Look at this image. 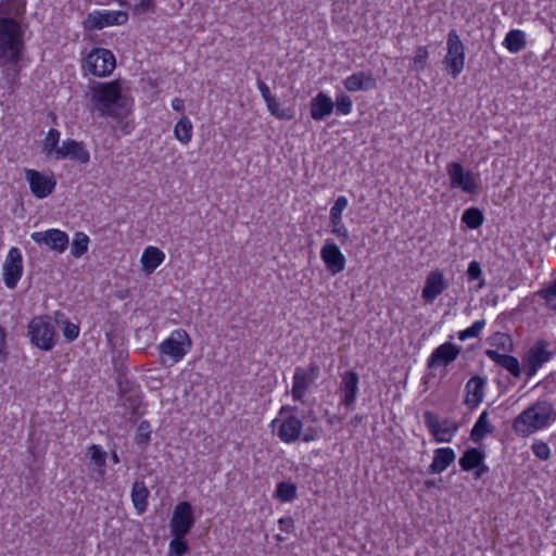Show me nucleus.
<instances>
[{"mask_svg": "<svg viewBox=\"0 0 556 556\" xmlns=\"http://www.w3.org/2000/svg\"><path fill=\"white\" fill-rule=\"evenodd\" d=\"M24 50V30L21 24L14 18L0 17V66L7 67L4 75L10 84L18 78V63Z\"/></svg>", "mask_w": 556, "mask_h": 556, "instance_id": "obj_1", "label": "nucleus"}, {"mask_svg": "<svg viewBox=\"0 0 556 556\" xmlns=\"http://www.w3.org/2000/svg\"><path fill=\"white\" fill-rule=\"evenodd\" d=\"M553 405L538 401L522 410L513 421V430L520 437H529L546 428L553 419Z\"/></svg>", "mask_w": 556, "mask_h": 556, "instance_id": "obj_2", "label": "nucleus"}, {"mask_svg": "<svg viewBox=\"0 0 556 556\" xmlns=\"http://www.w3.org/2000/svg\"><path fill=\"white\" fill-rule=\"evenodd\" d=\"M92 101L101 116L121 115V110L126 108V98L122 94V88L117 80L99 84L92 91Z\"/></svg>", "mask_w": 556, "mask_h": 556, "instance_id": "obj_3", "label": "nucleus"}, {"mask_svg": "<svg viewBox=\"0 0 556 556\" xmlns=\"http://www.w3.org/2000/svg\"><path fill=\"white\" fill-rule=\"evenodd\" d=\"M28 337L36 348L51 351L58 341V333L49 316H36L28 324Z\"/></svg>", "mask_w": 556, "mask_h": 556, "instance_id": "obj_4", "label": "nucleus"}, {"mask_svg": "<svg viewBox=\"0 0 556 556\" xmlns=\"http://www.w3.org/2000/svg\"><path fill=\"white\" fill-rule=\"evenodd\" d=\"M424 422L438 443H450L458 431V424L450 418L441 419L433 412L424 413Z\"/></svg>", "mask_w": 556, "mask_h": 556, "instance_id": "obj_5", "label": "nucleus"}, {"mask_svg": "<svg viewBox=\"0 0 556 556\" xmlns=\"http://www.w3.org/2000/svg\"><path fill=\"white\" fill-rule=\"evenodd\" d=\"M116 66L114 54L104 48H94L84 60L83 68L93 76L110 75Z\"/></svg>", "mask_w": 556, "mask_h": 556, "instance_id": "obj_6", "label": "nucleus"}, {"mask_svg": "<svg viewBox=\"0 0 556 556\" xmlns=\"http://www.w3.org/2000/svg\"><path fill=\"white\" fill-rule=\"evenodd\" d=\"M191 344L192 343L187 331L184 329H177L159 345V351L163 357L167 356L172 361V364H175L185 357L189 352Z\"/></svg>", "mask_w": 556, "mask_h": 556, "instance_id": "obj_7", "label": "nucleus"}, {"mask_svg": "<svg viewBox=\"0 0 556 556\" xmlns=\"http://www.w3.org/2000/svg\"><path fill=\"white\" fill-rule=\"evenodd\" d=\"M447 52L444 59L448 73L456 78L465 65V46L457 31L451 29L447 34Z\"/></svg>", "mask_w": 556, "mask_h": 556, "instance_id": "obj_8", "label": "nucleus"}, {"mask_svg": "<svg viewBox=\"0 0 556 556\" xmlns=\"http://www.w3.org/2000/svg\"><path fill=\"white\" fill-rule=\"evenodd\" d=\"M318 376L319 366L316 363H311L307 368L296 367L291 390L293 400L303 403L307 390L314 384Z\"/></svg>", "mask_w": 556, "mask_h": 556, "instance_id": "obj_9", "label": "nucleus"}, {"mask_svg": "<svg viewBox=\"0 0 556 556\" xmlns=\"http://www.w3.org/2000/svg\"><path fill=\"white\" fill-rule=\"evenodd\" d=\"M549 343L546 340H538L523 356L525 371L527 379L532 378L536 371L547 363L553 353L548 351Z\"/></svg>", "mask_w": 556, "mask_h": 556, "instance_id": "obj_10", "label": "nucleus"}, {"mask_svg": "<svg viewBox=\"0 0 556 556\" xmlns=\"http://www.w3.org/2000/svg\"><path fill=\"white\" fill-rule=\"evenodd\" d=\"M446 170L453 188L460 189L466 193H475L478 190V174L465 170L460 163H450Z\"/></svg>", "mask_w": 556, "mask_h": 556, "instance_id": "obj_11", "label": "nucleus"}, {"mask_svg": "<svg viewBox=\"0 0 556 556\" xmlns=\"http://www.w3.org/2000/svg\"><path fill=\"white\" fill-rule=\"evenodd\" d=\"M128 14L124 11H96L89 13L84 21L86 29H102L113 25H124Z\"/></svg>", "mask_w": 556, "mask_h": 556, "instance_id": "obj_12", "label": "nucleus"}, {"mask_svg": "<svg viewBox=\"0 0 556 556\" xmlns=\"http://www.w3.org/2000/svg\"><path fill=\"white\" fill-rule=\"evenodd\" d=\"M195 520L193 517L192 506L189 502H180L176 505L170 520V532L180 536H186Z\"/></svg>", "mask_w": 556, "mask_h": 556, "instance_id": "obj_13", "label": "nucleus"}, {"mask_svg": "<svg viewBox=\"0 0 556 556\" xmlns=\"http://www.w3.org/2000/svg\"><path fill=\"white\" fill-rule=\"evenodd\" d=\"M23 274V258L20 249L11 248L3 264V280L9 289H14Z\"/></svg>", "mask_w": 556, "mask_h": 556, "instance_id": "obj_14", "label": "nucleus"}, {"mask_svg": "<svg viewBox=\"0 0 556 556\" xmlns=\"http://www.w3.org/2000/svg\"><path fill=\"white\" fill-rule=\"evenodd\" d=\"M359 377L353 370H348L342 374L339 392L341 396V404L349 410H353L358 393Z\"/></svg>", "mask_w": 556, "mask_h": 556, "instance_id": "obj_15", "label": "nucleus"}, {"mask_svg": "<svg viewBox=\"0 0 556 556\" xmlns=\"http://www.w3.org/2000/svg\"><path fill=\"white\" fill-rule=\"evenodd\" d=\"M320 257L326 265L327 270L332 275H338L345 268V257L339 247L330 239H327L320 250Z\"/></svg>", "mask_w": 556, "mask_h": 556, "instance_id": "obj_16", "label": "nucleus"}, {"mask_svg": "<svg viewBox=\"0 0 556 556\" xmlns=\"http://www.w3.org/2000/svg\"><path fill=\"white\" fill-rule=\"evenodd\" d=\"M270 426L273 429L278 426L277 437L288 444L295 442L301 437L303 429L302 420L294 415L288 416L282 420L274 419Z\"/></svg>", "mask_w": 556, "mask_h": 556, "instance_id": "obj_17", "label": "nucleus"}, {"mask_svg": "<svg viewBox=\"0 0 556 556\" xmlns=\"http://www.w3.org/2000/svg\"><path fill=\"white\" fill-rule=\"evenodd\" d=\"M66 159L86 165L90 161V153L84 142L68 138L56 151V161Z\"/></svg>", "mask_w": 556, "mask_h": 556, "instance_id": "obj_18", "label": "nucleus"}, {"mask_svg": "<svg viewBox=\"0 0 556 556\" xmlns=\"http://www.w3.org/2000/svg\"><path fill=\"white\" fill-rule=\"evenodd\" d=\"M31 239L39 244H46L49 249L63 253L70 244L66 232L60 229H48L46 231H37L31 233Z\"/></svg>", "mask_w": 556, "mask_h": 556, "instance_id": "obj_19", "label": "nucleus"}, {"mask_svg": "<svg viewBox=\"0 0 556 556\" xmlns=\"http://www.w3.org/2000/svg\"><path fill=\"white\" fill-rule=\"evenodd\" d=\"M486 378L476 375L465 384L464 405L470 410L476 409L483 401L486 388Z\"/></svg>", "mask_w": 556, "mask_h": 556, "instance_id": "obj_20", "label": "nucleus"}, {"mask_svg": "<svg viewBox=\"0 0 556 556\" xmlns=\"http://www.w3.org/2000/svg\"><path fill=\"white\" fill-rule=\"evenodd\" d=\"M460 351V346L451 342H445L433 350L427 361V367L435 368L439 366H447L457 358Z\"/></svg>", "mask_w": 556, "mask_h": 556, "instance_id": "obj_21", "label": "nucleus"}, {"mask_svg": "<svg viewBox=\"0 0 556 556\" xmlns=\"http://www.w3.org/2000/svg\"><path fill=\"white\" fill-rule=\"evenodd\" d=\"M448 285L441 270H432L426 277L421 296L426 303H432L440 294H442Z\"/></svg>", "mask_w": 556, "mask_h": 556, "instance_id": "obj_22", "label": "nucleus"}, {"mask_svg": "<svg viewBox=\"0 0 556 556\" xmlns=\"http://www.w3.org/2000/svg\"><path fill=\"white\" fill-rule=\"evenodd\" d=\"M26 179L29 182L30 190L38 198H45L50 194L55 186V181L35 169H26Z\"/></svg>", "mask_w": 556, "mask_h": 556, "instance_id": "obj_23", "label": "nucleus"}, {"mask_svg": "<svg viewBox=\"0 0 556 556\" xmlns=\"http://www.w3.org/2000/svg\"><path fill=\"white\" fill-rule=\"evenodd\" d=\"M87 456H89L90 463L93 465L91 478L96 482H102L106 472V452L100 445L92 444L88 447Z\"/></svg>", "mask_w": 556, "mask_h": 556, "instance_id": "obj_24", "label": "nucleus"}, {"mask_svg": "<svg viewBox=\"0 0 556 556\" xmlns=\"http://www.w3.org/2000/svg\"><path fill=\"white\" fill-rule=\"evenodd\" d=\"M343 85L350 92L372 90L377 87V80L371 72H357L346 77Z\"/></svg>", "mask_w": 556, "mask_h": 556, "instance_id": "obj_25", "label": "nucleus"}, {"mask_svg": "<svg viewBox=\"0 0 556 556\" xmlns=\"http://www.w3.org/2000/svg\"><path fill=\"white\" fill-rule=\"evenodd\" d=\"M333 108L332 99L324 92H318L309 103L311 117L315 121H321L332 113Z\"/></svg>", "mask_w": 556, "mask_h": 556, "instance_id": "obj_26", "label": "nucleus"}, {"mask_svg": "<svg viewBox=\"0 0 556 556\" xmlns=\"http://www.w3.org/2000/svg\"><path fill=\"white\" fill-rule=\"evenodd\" d=\"M456 454L451 447H439L433 452V459L428 467L430 475L443 472L451 464L454 463Z\"/></svg>", "mask_w": 556, "mask_h": 556, "instance_id": "obj_27", "label": "nucleus"}, {"mask_svg": "<svg viewBox=\"0 0 556 556\" xmlns=\"http://www.w3.org/2000/svg\"><path fill=\"white\" fill-rule=\"evenodd\" d=\"M485 355L496 365L506 369L513 377L519 378L521 376L520 364L515 356L501 354L496 350H486Z\"/></svg>", "mask_w": 556, "mask_h": 556, "instance_id": "obj_28", "label": "nucleus"}, {"mask_svg": "<svg viewBox=\"0 0 556 556\" xmlns=\"http://www.w3.org/2000/svg\"><path fill=\"white\" fill-rule=\"evenodd\" d=\"M149 496L150 491L146 483L141 480H136L131 486L130 497L138 515H142L147 511Z\"/></svg>", "mask_w": 556, "mask_h": 556, "instance_id": "obj_29", "label": "nucleus"}, {"mask_svg": "<svg viewBox=\"0 0 556 556\" xmlns=\"http://www.w3.org/2000/svg\"><path fill=\"white\" fill-rule=\"evenodd\" d=\"M485 458V454L483 451L477 447H468L462 455L458 460V464L464 471L473 470L479 465H482V462Z\"/></svg>", "mask_w": 556, "mask_h": 556, "instance_id": "obj_30", "label": "nucleus"}, {"mask_svg": "<svg viewBox=\"0 0 556 556\" xmlns=\"http://www.w3.org/2000/svg\"><path fill=\"white\" fill-rule=\"evenodd\" d=\"M494 427L489 421V413L483 410L470 431V440L479 443L486 434L492 433Z\"/></svg>", "mask_w": 556, "mask_h": 556, "instance_id": "obj_31", "label": "nucleus"}, {"mask_svg": "<svg viewBox=\"0 0 556 556\" xmlns=\"http://www.w3.org/2000/svg\"><path fill=\"white\" fill-rule=\"evenodd\" d=\"M164 253L154 247H148L141 256V263L143 266V269L151 274L153 273L163 262L164 260Z\"/></svg>", "mask_w": 556, "mask_h": 556, "instance_id": "obj_32", "label": "nucleus"}, {"mask_svg": "<svg viewBox=\"0 0 556 556\" xmlns=\"http://www.w3.org/2000/svg\"><path fill=\"white\" fill-rule=\"evenodd\" d=\"M503 45L509 52L518 53L527 46L526 34L520 29H511L506 34Z\"/></svg>", "mask_w": 556, "mask_h": 556, "instance_id": "obj_33", "label": "nucleus"}, {"mask_svg": "<svg viewBox=\"0 0 556 556\" xmlns=\"http://www.w3.org/2000/svg\"><path fill=\"white\" fill-rule=\"evenodd\" d=\"M25 11V0H1L0 17H10L12 15H22Z\"/></svg>", "mask_w": 556, "mask_h": 556, "instance_id": "obj_34", "label": "nucleus"}, {"mask_svg": "<svg viewBox=\"0 0 556 556\" xmlns=\"http://www.w3.org/2000/svg\"><path fill=\"white\" fill-rule=\"evenodd\" d=\"M59 141L60 131L55 128H51L42 142V152L48 157H53L56 160V151L60 150Z\"/></svg>", "mask_w": 556, "mask_h": 556, "instance_id": "obj_35", "label": "nucleus"}, {"mask_svg": "<svg viewBox=\"0 0 556 556\" xmlns=\"http://www.w3.org/2000/svg\"><path fill=\"white\" fill-rule=\"evenodd\" d=\"M89 242L90 239L85 232H75L71 243V254L76 258L81 257L87 253Z\"/></svg>", "mask_w": 556, "mask_h": 556, "instance_id": "obj_36", "label": "nucleus"}, {"mask_svg": "<svg viewBox=\"0 0 556 556\" xmlns=\"http://www.w3.org/2000/svg\"><path fill=\"white\" fill-rule=\"evenodd\" d=\"M174 135L178 141L184 144L190 142L192 138V124L187 116L181 117L175 125Z\"/></svg>", "mask_w": 556, "mask_h": 556, "instance_id": "obj_37", "label": "nucleus"}, {"mask_svg": "<svg viewBox=\"0 0 556 556\" xmlns=\"http://www.w3.org/2000/svg\"><path fill=\"white\" fill-rule=\"evenodd\" d=\"M341 213L342 211H331V232L338 237L341 243H345L349 240V231L346 227L342 224Z\"/></svg>", "mask_w": 556, "mask_h": 556, "instance_id": "obj_38", "label": "nucleus"}, {"mask_svg": "<svg viewBox=\"0 0 556 556\" xmlns=\"http://www.w3.org/2000/svg\"><path fill=\"white\" fill-rule=\"evenodd\" d=\"M298 488L292 482H279L276 488V497L282 503H289L296 498Z\"/></svg>", "mask_w": 556, "mask_h": 556, "instance_id": "obj_39", "label": "nucleus"}, {"mask_svg": "<svg viewBox=\"0 0 556 556\" xmlns=\"http://www.w3.org/2000/svg\"><path fill=\"white\" fill-rule=\"evenodd\" d=\"M266 106L271 115L279 119L290 121L293 118V113L289 109L281 108L280 102L276 99V97L269 98L265 101Z\"/></svg>", "mask_w": 556, "mask_h": 556, "instance_id": "obj_40", "label": "nucleus"}, {"mask_svg": "<svg viewBox=\"0 0 556 556\" xmlns=\"http://www.w3.org/2000/svg\"><path fill=\"white\" fill-rule=\"evenodd\" d=\"M124 401V406L130 410V414L139 415V407L142 402V395L139 387L137 389L130 390V393L122 397Z\"/></svg>", "mask_w": 556, "mask_h": 556, "instance_id": "obj_41", "label": "nucleus"}, {"mask_svg": "<svg viewBox=\"0 0 556 556\" xmlns=\"http://www.w3.org/2000/svg\"><path fill=\"white\" fill-rule=\"evenodd\" d=\"M173 540L169 542V548L167 556H182L188 549V543L185 540V536H180L177 534H173Z\"/></svg>", "mask_w": 556, "mask_h": 556, "instance_id": "obj_42", "label": "nucleus"}, {"mask_svg": "<svg viewBox=\"0 0 556 556\" xmlns=\"http://www.w3.org/2000/svg\"><path fill=\"white\" fill-rule=\"evenodd\" d=\"M482 211H465L462 222L470 229H477L483 223Z\"/></svg>", "mask_w": 556, "mask_h": 556, "instance_id": "obj_43", "label": "nucleus"}, {"mask_svg": "<svg viewBox=\"0 0 556 556\" xmlns=\"http://www.w3.org/2000/svg\"><path fill=\"white\" fill-rule=\"evenodd\" d=\"M484 326H485L484 319L476 320L470 327H468L467 329H465L463 331H459L458 339L460 341H465L469 338H477L481 333Z\"/></svg>", "mask_w": 556, "mask_h": 556, "instance_id": "obj_44", "label": "nucleus"}, {"mask_svg": "<svg viewBox=\"0 0 556 556\" xmlns=\"http://www.w3.org/2000/svg\"><path fill=\"white\" fill-rule=\"evenodd\" d=\"M539 294L546 302L548 308L556 311V279L545 289H542Z\"/></svg>", "mask_w": 556, "mask_h": 556, "instance_id": "obj_45", "label": "nucleus"}, {"mask_svg": "<svg viewBox=\"0 0 556 556\" xmlns=\"http://www.w3.org/2000/svg\"><path fill=\"white\" fill-rule=\"evenodd\" d=\"M334 105L338 113L348 115L352 111L353 102L348 94L341 93L337 97Z\"/></svg>", "mask_w": 556, "mask_h": 556, "instance_id": "obj_46", "label": "nucleus"}, {"mask_svg": "<svg viewBox=\"0 0 556 556\" xmlns=\"http://www.w3.org/2000/svg\"><path fill=\"white\" fill-rule=\"evenodd\" d=\"M531 448L533 454L541 460H547L551 457V448L543 441H535Z\"/></svg>", "mask_w": 556, "mask_h": 556, "instance_id": "obj_47", "label": "nucleus"}, {"mask_svg": "<svg viewBox=\"0 0 556 556\" xmlns=\"http://www.w3.org/2000/svg\"><path fill=\"white\" fill-rule=\"evenodd\" d=\"M63 336L67 341H74L79 336V327L71 321H65Z\"/></svg>", "mask_w": 556, "mask_h": 556, "instance_id": "obj_48", "label": "nucleus"}, {"mask_svg": "<svg viewBox=\"0 0 556 556\" xmlns=\"http://www.w3.org/2000/svg\"><path fill=\"white\" fill-rule=\"evenodd\" d=\"M136 441H137V444H147L150 441V431H149V422L148 421H142L139 425Z\"/></svg>", "mask_w": 556, "mask_h": 556, "instance_id": "obj_49", "label": "nucleus"}, {"mask_svg": "<svg viewBox=\"0 0 556 556\" xmlns=\"http://www.w3.org/2000/svg\"><path fill=\"white\" fill-rule=\"evenodd\" d=\"M468 280H478L482 278V269L477 261H471L467 269Z\"/></svg>", "mask_w": 556, "mask_h": 556, "instance_id": "obj_50", "label": "nucleus"}, {"mask_svg": "<svg viewBox=\"0 0 556 556\" xmlns=\"http://www.w3.org/2000/svg\"><path fill=\"white\" fill-rule=\"evenodd\" d=\"M152 1L153 0H136L134 12L137 14L147 12L152 7Z\"/></svg>", "mask_w": 556, "mask_h": 556, "instance_id": "obj_51", "label": "nucleus"}, {"mask_svg": "<svg viewBox=\"0 0 556 556\" xmlns=\"http://www.w3.org/2000/svg\"><path fill=\"white\" fill-rule=\"evenodd\" d=\"M137 388H138V386H135L132 382H130L128 380H125V381L121 380L118 382L119 396L124 397L125 395L130 393V390L137 389Z\"/></svg>", "mask_w": 556, "mask_h": 556, "instance_id": "obj_52", "label": "nucleus"}, {"mask_svg": "<svg viewBox=\"0 0 556 556\" xmlns=\"http://www.w3.org/2000/svg\"><path fill=\"white\" fill-rule=\"evenodd\" d=\"M256 85H257V88H258L264 101H267L269 98L274 97L270 93L268 86L261 78H257Z\"/></svg>", "mask_w": 556, "mask_h": 556, "instance_id": "obj_53", "label": "nucleus"}, {"mask_svg": "<svg viewBox=\"0 0 556 556\" xmlns=\"http://www.w3.org/2000/svg\"><path fill=\"white\" fill-rule=\"evenodd\" d=\"M428 58V51L425 47H419L414 58L415 64H424Z\"/></svg>", "mask_w": 556, "mask_h": 556, "instance_id": "obj_54", "label": "nucleus"}, {"mask_svg": "<svg viewBox=\"0 0 556 556\" xmlns=\"http://www.w3.org/2000/svg\"><path fill=\"white\" fill-rule=\"evenodd\" d=\"M279 529L283 532H291L293 529V519L290 517L279 519Z\"/></svg>", "mask_w": 556, "mask_h": 556, "instance_id": "obj_55", "label": "nucleus"}, {"mask_svg": "<svg viewBox=\"0 0 556 556\" xmlns=\"http://www.w3.org/2000/svg\"><path fill=\"white\" fill-rule=\"evenodd\" d=\"M318 439V433L313 428H308L307 431L303 434L302 440L304 442H311Z\"/></svg>", "mask_w": 556, "mask_h": 556, "instance_id": "obj_56", "label": "nucleus"}, {"mask_svg": "<svg viewBox=\"0 0 556 556\" xmlns=\"http://www.w3.org/2000/svg\"><path fill=\"white\" fill-rule=\"evenodd\" d=\"M475 478L480 479L483 475L489 472V467L484 464V460L482 462V465H479L475 468Z\"/></svg>", "mask_w": 556, "mask_h": 556, "instance_id": "obj_57", "label": "nucleus"}, {"mask_svg": "<svg viewBox=\"0 0 556 556\" xmlns=\"http://www.w3.org/2000/svg\"><path fill=\"white\" fill-rule=\"evenodd\" d=\"M172 108H173V110L178 111V112L184 111V109H185L184 100H181L179 98H175L172 101Z\"/></svg>", "mask_w": 556, "mask_h": 556, "instance_id": "obj_58", "label": "nucleus"}, {"mask_svg": "<svg viewBox=\"0 0 556 556\" xmlns=\"http://www.w3.org/2000/svg\"><path fill=\"white\" fill-rule=\"evenodd\" d=\"M348 199L345 197H339L331 208H345Z\"/></svg>", "mask_w": 556, "mask_h": 556, "instance_id": "obj_59", "label": "nucleus"}, {"mask_svg": "<svg viewBox=\"0 0 556 556\" xmlns=\"http://www.w3.org/2000/svg\"><path fill=\"white\" fill-rule=\"evenodd\" d=\"M5 344V330L0 326V353H2L3 346Z\"/></svg>", "mask_w": 556, "mask_h": 556, "instance_id": "obj_60", "label": "nucleus"}, {"mask_svg": "<svg viewBox=\"0 0 556 556\" xmlns=\"http://www.w3.org/2000/svg\"><path fill=\"white\" fill-rule=\"evenodd\" d=\"M296 409L298 408L295 406L285 405L280 408L279 415H282L285 413H294L296 412Z\"/></svg>", "mask_w": 556, "mask_h": 556, "instance_id": "obj_61", "label": "nucleus"}, {"mask_svg": "<svg viewBox=\"0 0 556 556\" xmlns=\"http://www.w3.org/2000/svg\"><path fill=\"white\" fill-rule=\"evenodd\" d=\"M361 421H362V417L357 416V415L352 419V424L355 426L358 425Z\"/></svg>", "mask_w": 556, "mask_h": 556, "instance_id": "obj_62", "label": "nucleus"}, {"mask_svg": "<svg viewBox=\"0 0 556 556\" xmlns=\"http://www.w3.org/2000/svg\"><path fill=\"white\" fill-rule=\"evenodd\" d=\"M112 460H113L115 464L119 463V457H118V455L116 454V452H113V453H112Z\"/></svg>", "mask_w": 556, "mask_h": 556, "instance_id": "obj_63", "label": "nucleus"}, {"mask_svg": "<svg viewBox=\"0 0 556 556\" xmlns=\"http://www.w3.org/2000/svg\"><path fill=\"white\" fill-rule=\"evenodd\" d=\"M496 338L503 339V340H507L508 339V337L506 334H504V333H496Z\"/></svg>", "mask_w": 556, "mask_h": 556, "instance_id": "obj_64", "label": "nucleus"}]
</instances>
